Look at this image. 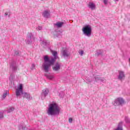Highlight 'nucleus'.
<instances>
[{
	"instance_id": "obj_1",
	"label": "nucleus",
	"mask_w": 130,
	"mask_h": 130,
	"mask_svg": "<svg viewBox=\"0 0 130 130\" xmlns=\"http://www.w3.org/2000/svg\"><path fill=\"white\" fill-rule=\"evenodd\" d=\"M52 54L53 55L54 58H52L51 60L49 59V57L47 56H45L44 57V62L43 64V67L46 73H48V72H49V67L54 64V62L56 61V59H57V57H58L57 56V51H52Z\"/></svg>"
},
{
	"instance_id": "obj_2",
	"label": "nucleus",
	"mask_w": 130,
	"mask_h": 130,
	"mask_svg": "<svg viewBox=\"0 0 130 130\" xmlns=\"http://www.w3.org/2000/svg\"><path fill=\"white\" fill-rule=\"evenodd\" d=\"M59 112H60V109L57 104L52 103L49 105L47 111L48 115H59Z\"/></svg>"
},
{
	"instance_id": "obj_3",
	"label": "nucleus",
	"mask_w": 130,
	"mask_h": 130,
	"mask_svg": "<svg viewBox=\"0 0 130 130\" xmlns=\"http://www.w3.org/2000/svg\"><path fill=\"white\" fill-rule=\"evenodd\" d=\"M83 34L87 37H91L92 35V27L89 25H86L82 28Z\"/></svg>"
},
{
	"instance_id": "obj_4",
	"label": "nucleus",
	"mask_w": 130,
	"mask_h": 130,
	"mask_svg": "<svg viewBox=\"0 0 130 130\" xmlns=\"http://www.w3.org/2000/svg\"><path fill=\"white\" fill-rule=\"evenodd\" d=\"M34 40H35V37H34V36L32 35V32H28L26 40V43L27 44H31V43L33 42Z\"/></svg>"
},
{
	"instance_id": "obj_5",
	"label": "nucleus",
	"mask_w": 130,
	"mask_h": 130,
	"mask_svg": "<svg viewBox=\"0 0 130 130\" xmlns=\"http://www.w3.org/2000/svg\"><path fill=\"white\" fill-rule=\"evenodd\" d=\"M124 103V100L121 98H119L115 100L113 102V104L114 106H118V105H122Z\"/></svg>"
},
{
	"instance_id": "obj_6",
	"label": "nucleus",
	"mask_w": 130,
	"mask_h": 130,
	"mask_svg": "<svg viewBox=\"0 0 130 130\" xmlns=\"http://www.w3.org/2000/svg\"><path fill=\"white\" fill-rule=\"evenodd\" d=\"M23 93H24V91H23V84H19L18 89H17L16 91V95L17 97H19L21 95V93L23 95Z\"/></svg>"
},
{
	"instance_id": "obj_7",
	"label": "nucleus",
	"mask_w": 130,
	"mask_h": 130,
	"mask_svg": "<svg viewBox=\"0 0 130 130\" xmlns=\"http://www.w3.org/2000/svg\"><path fill=\"white\" fill-rule=\"evenodd\" d=\"M48 93H49V90L48 89L46 88L43 90L42 93H41V99L42 100H44L45 98H46V96L48 95Z\"/></svg>"
},
{
	"instance_id": "obj_8",
	"label": "nucleus",
	"mask_w": 130,
	"mask_h": 130,
	"mask_svg": "<svg viewBox=\"0 0 130 130\" xmlns=\"http://www.w3.org/2000/svg\"><path fill=\"white\" fill-rule=\"evenodd\" d=\"M52 69L53 72L59 73V71H60V64L58 62H56L55 64L52 67Z\"/></svg>"
},
{
	"instance_id": "obj_9",
	"label": "nucleus",
	"mask_w": 130,
	"mask_h": 130,
	"mask_svg": "<svg viewBox=\"0 0 130 130\" xmlns=\"http://www.w3.org/2000/svg\"><path fill=\"white\" fill-rule=\"evenodd\" d=\"M124 78H125V75H124V72L123 71H119V75L118 76V79L119 81H122Z\"/></svg>"
},
{
	"instance_id": "obj_10",
	"label": "nucleus",
	"mask_w": 130,
	"mask_h": 130,
	"mask_svg": "<svg viewBox=\"0 0 130 130\" xmlns=\"http://www.w3.org/2000/svg\"><path fill=\"white\" fill-rule=\"evenodd\" d=\"M22 96L23 98H25L27 100H32V96H30V94L27 92H23Z\"/></svg>"
},
{
	"instance_id": "obj_11",
	"label": "nucleus",
	"mask_w": 130,
	"mask_h": 130,
	"mask_svg": "<svg viewBox=\"0 0 130 130\" xmlns=\"http://www.w3.org/2000/svg\"><path fill=\"white\" fill-rule=\"evenodd\" d=\"M42 15L44 18H48L50 17V11L45 10L43 12Z\"/></svg>"
},
{
	"instance_id": "obj_12",
	"label": "nucleus",
	"mask_w": 130,
	"mask_h": 130,
	"mask_svg": "<svg viewBox=\"0 0 130 130\" xmlns=\"http://www.w3.org/2000/svg\"><path fill=\"white\" fill-rule=\"evenodd\" d=\"M94 78L96 82H98V81H100L101 82H104V81H105V79L104 78H101L99 75L94 76Z\"/></svg>"
},
{
	"instance_id": "obj_13",
	"label": "nucleus",
	"mask_w": 130,
	"mask_h": 130,
	"mask_svg": "<svg viewBox=\"0 0 130 130\" xmlns=\"http://www.w3.org/2000/svg\"><path fill=\"white\" fill-rule=\"evenodd\" d=\"M88 7L89 9H91V10H95L96 9V6L94 3L89 2Z\"/></svg>"
},
{
	"instance_id": "obj_14",
	"label": "nucleus",
	"mask_w": 130,
	"mask_h": 130,
	"mask_svg": "<svg viewBox=\"0 0 130 130\" xmlns=\"http://www.w3.org/2000/svg\"><path fill=\"white\" fill-rule=\"evenodd\" d=\"M62 55L63 57H69L70 56V54L68 53V50H63L62 52Z\"/></svg>"
},
{
	"instance_id": "obj_15",
	"label": "nucleus",
	"mask_w": 130,
	"mask_h": 130,
	"mask_svg": "<svg viewBox=\"0 0 130 130\" xmlns=\"http://www.w3.org/2000/svg\"><path fill=\"white\" fill-rule=\"evenodd\" d=\"M63 25V22H57L54 24V26H56L57 28H61Z\"/></svg>"
},
{
	"instance_id": "obj_16",
	"label": "nucleus",
	"mask_w": 130,
	"mask_h": 130,
	"mask_svg": "<svg viewBox=\"0 0 130 130\" xmlns=\"http://www.w3.org/2000/svg\"><path fill=\"white\" fill-rule=\"evenodd\" d=\"M11 69L14 72L17 71V66H16V62H13V64H11Z\"/></svg>"
},
{
	"instance_id": "obj_17",
	"label": "nucleus",
	"mask_w": 130,
	"mask_h": 130,
	"mask_svg": "<svg viewBox=\"0 0 130 130\" xmlns=\"http://www.w3.org/2000/svg\"><path fill=\"white\" fill-rule=\"evenodd\" d=\"M45 77H46L47 79L49 80H52L53 76L50 75L49 73H46L45 74Z\"/></svg>"
},
{
	"instance_id": "obj_18",
	"label": "nucleus",
	"mask_w": 130,
	"mask_h": 130,
	"mask_svg": "<svg viewBox=\"0 0 130 130\" xmlns=\"http://www.w3.org/2000/svg\"><path fill=\"white\" fill-rule=\"evenodd\" d=\"M10 93L9 92V91L8 90H5L2 95V97L3 99H5L7 97V95H9Z\"/></svg>"
},
{
	"instance_id": "obj_19",
	"label": "nucleus",
	"mask_w": 130,
	"mask_h": 130,
	"mask_svg": "<svg viewBox=\"0 0 130 130\" xmlns=\"http://www.w3.org/2000/svg\"><path fill=\"white\" fill-rule=\"evenodd\" d=\"M115 130H122V122H120L118 124L117 128Z\"/></svg>"
},
{
	"instance_id": "obj_20",
	"label": "nucleus",
	"mask_w": 130,
	"mask_h": 130,
	"mask_svg": "<svg viewBox=\"0 0 130 130\" xmlns=\"http://www.w3.org/2000/svg\"><path fill=\"white\" fill-rule=\"evenodd\" d=\"M19 130H27V128H26V125H19Z\"/></svg>"
},
{
	"instance_id": "obj_21",
	"label": "nucleus",
	"mask_w": 130,
	"mask_h": 130,
	"mask_svg": "<svg viewBox=\"0 0 130 130\" xmlns=\"http://www.w3.org/2000/svg\"><path fill=\"white\" fill-rule=\"evenodd\" d=\"M103 50H101L99 51V52H97L96 53H95V55H96L97 56H99V55H103Z\"/></svg>"
},
{
	"instance_id": "obj_22",
	"label": "nucleus",
	"mask_w": 130,
	"mask_h": 130,
	"mask_svg": "<svg viewBox=\"0 0 130 130\" xmlns=\"http://www.w3.org/2000/svg\"><path fill=\"white\" fill-rule=\"evenodd\" d=\"M14 55L15 56H19V55H21V52L19 51H15L14 52Z\"/></svg>"
},
{
	"instance_id": "obj_23",
	"label": "nucleus",
	"mask_w": 130,
	"mask_h": 130,
	"mask_svg": "<svg viewBox=\"0 0 130 130\" xmlns=\"http://www.w3.org/2000/svg\"><path fill=\"white\" fill-rule=\"evenodd\" d=\"M41 44H42V45H44V46H46V45L48 44V43H47L46 41H43L41 43Z\"/></svg>"
},
{
	"instance_id": "obj_24",
	"label": "nucleus",
	"mask_w": 130,
	"mask_h": 130,
	"mask_svg": "<svg viewBox=\"0 0 130 130\" xmlns=\"http://www.w3.org/2000/svg\"><path fill=\"white\" fill-rule=\"evenodd\" d=\"M125 122H126V123H130V120L129 118H128V117H125Z\"/></svg>"
},
{
	"instance_id": "obj_25",
	"label": "nucleus",
	"mask_w": 130,
	"mask_h": 130,
	"mask_svg": "<svg viewBox=\"0 0 130 130\" xmlns=\"http://www.w3.org/2000/svg\"><path fill=\"white\" fill-rule=\"evenodd\" d=\"M5 16L7 17V16H8L9 18H10V16H11V13L10 12H6L5 13Z\"/></svg>"
},
{
	"instance_id": "obj_26",
	"label": "nucleus",
	"mask_w": 130,
	"mask_h": 130,
	"mask_svg": "<svg viewBox=\"0 0 130 130\" xmlns=\"http://www.w3.org/2000/svg\"><path fill=\"white\" fill-rule=\"evenodd\" d=\"M4 118V112L0 111V119Z\"/></svg>"
},
{
	"instance_id": "obj_27",
	"label": "nucleus",
	"mask_w": 130,
	"mask_h": 130,
	"mask_svg": "<svg viewBox=\"0 0 130 130\" xmlns=\"http://www.w3.org/2000/svg\"><path fill=\"white\" fill-rule=\"evenodd\" d=\"M14 80V77H13V75H11L10 77H9V81H10V82H13Z\"/></svg>"
},
{
	"instance_id": "obj_28",
	"label": "nucleus",
	"mask_w": 130,
	"mask_h": 130,
	"mask_svg": "<svg viewBox=\"0 0 130 130\" xmlns=\"http://www.w3.org/2000/svg\"><path fill=\"white\" fill-rule=\"evenodd\" d=\"M14 108H10L9 110H8V113H11V112H13V111H14Z\"/></svg>"
},
{
	"instance_id": "obj_29",
	"label": "nucleus",
	"mask_w": 130,
	"mask_h": 130,
	"mask_svg": "<svg viewBox=\"0 0 130 130\" xmlns=\"http://www.w3.org/2000/svg\"><path fill=\"white\" fill-rule=\"evenodd\" d=\"M63 95L64 94H63V92H61L59 93V96L60 98H62L63 97Z\"/></svg>"
},
{
	"instance_id": "obj_30",
	"label": "nucleus",
	"mask_w": 130,
	"mask_h": 130,
	"mask_svg": "<svg viewBox=\"0 0 130 130\" xmlns=\"http://www.w3.org/2000/svg\"><path fill=\"white\" fill-rule=\"evenodd\" d=\"M79 53L82 56L83 55V54H84V51L81 50V51L79 52Z\"/></svg>"
},
{
	"instance_id": "obj_31",
	"label": "nucleus",
	"mask_w": 130,
	"mask_h": 130,
	"mask_svg": "<svg viewBox=\"0 0 130 130\" xmlns=\"http://www.w3.org/2000/svg\"><path fill=\"white\" fill-rule=\"evenodd\" d=\"M36 29L38 30H42V26H39L38 27L36 28Z\"/></svg>"
},
{
	"instance_id": "obj_32",
	"label": "nucleus",
	"mask_w": 130,
	"mask_h": 130,
	"mask_svg": "<svg viewBox=\"0 0 130 130\" xmlns=\"http://www.w3.org/2000/svg\"><path fill=\"white\" fill-rule=\"evenodd\" d=\"M31 67H32V68H31V71H33V69H35V65L34 64H31Z\"/></svg>"
},
{
	"instance_id": "obj_33",
	"label": "nucleus",
	"mask_w": 130,
	"mask_h": 130,
	"mask_svg": "<svg viewBox=\"0 0 130 130\" xmlns=\"http://www.w3.org/2000/svg\"><path fill=\"white\" fill-rule=\"evenodd\" d=\"M69 122L70 123H72V122H73V118H69Z\"/></svg>"
},
{
	"instance_id": "obj_34",
	"label": "nucleus",
	"mask_w": 130,
	"mask_h": 130,
	"mask_svg": "<svg viewBox=\"0 0 130 130\" xmlns=\"http://www.w3.org/2000/svg\"><path fill=\"white\" fill-rule=\"evenodd\" d=\"M104 4H105V5H107V0H104Z\"/></svg>"
},
{
	"instance_id": "obj_35",
	"label": "nucleus",
	"mask_w": 130,
	"mask_h": 130,
	"mask_svg": "<svg viewBox=\"0 0 130 130\" xmlns=\"http://www.w3.org/2000/svg\"><path fill=\"white\" fill-rule=\"evenodd\" d=\"M54 36V37H58V34H55Z\"/></svg>"
},
{
	"instance_id": "obj_36",
	"label": "nucleus",
	"mask_w": 130,
	"mask_h": 130,
	"mask_svg": "<svg viewBox=\"0 0 130 130\" xmlns=\"http://www.w3.org/2000/svg\"><path fill=\"white\" fill-rule=\"evenodd\" d=\"M119 0H115V2H118Z\"/></svg>"
},
{
	"instance_id": "obj_37",
	"label": "nucleus",
	"mask_w": 130,
	"mask_h": 130,
	"mask_svg": "<svg viewBox=\"0 0 130 130\" xmlns=\"http://www.w3.org/2000/svg\"><path fill=\"white\" fill-rule=\"evenodd\" d=\"M88 82H91V81H90V80H89Z\"/></svg>"
},
{
	"instance_id": "obj_38",
	"label": "nucleus",
	"mask_w": 130,
	"mask_h": 130,
	"mask_svg": "<svg viewBox=\"0 0 130 130\" xmlns=\"http://www.w3.org/2000/svg\"><path fill=\"white\" fill-rule=\"evenodd\" d=\"M41 1H42V2H43V0H41Z\"/></svg>"
}]
</instances>
